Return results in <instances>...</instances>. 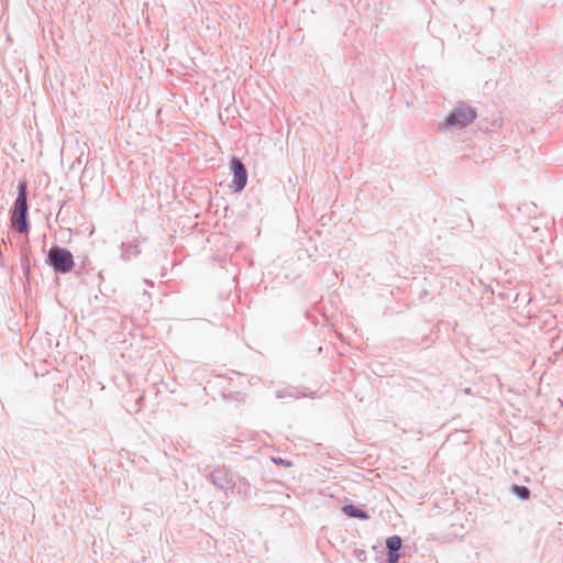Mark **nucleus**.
Instances as JSON below:
<instances>
[{"instance_id": "nucleus-1", "label": "nucleus", "mask_w": 563, "mask_h": 563, "mask_svg": "<svg viewBox=\"0 0 563 563\" xmlns=\"http://www.w3.org/2000/svg\"><path fill=\"white\" fill-rule=\"evenodd\" d=\"M476 118L475 110L465 103L457 104L446 117L440 129L445 131L449 126L464 128Z\"/></svg>"}, {"instance_id": "nucleus-2", "label": "nucleus", "mask_w": 563, "mask_h": 563, "mask_svg": "<svg viewBox=\"0 0 563 563\" xmlns=\"http://www.w3.org/2000/svg\"><path fill=\"white\" fill-rule=\"evenodd\" d=\"M47 262L56 273L66 274L74 267L73 254L57 245H54L48 251Z\"/></svg>"}, {"instance_id": "nucleus-3", "label": "nucleus", "mask_w": 563, "mask_h": 563, "mask_svg": "<svg viewBox=\"0 0 563 563\" xmlns=\"http://www.w3.org/2000/svg\"><path fill=\"white\" fill-rule=\"evenodd\" d=\"M230 167L233 173V183L236 191L244 189L247 183V172L244 164L236 157H232Z\"/></svg>"}, {"instance_id": "nucleus-4", "label": "nucleus", "mask_w": 563, "mask_h": 563, "mask_svg": "<svg viewBox=\"0 0 563 563\" xmlns=\"http://www.w3.org/2000/svg\"><path fill=\"white\" fill-rule=\"evenodd\" d=\"M209 477L217 488L221 490H228L229 488H231L232 481L230 478L229 472L225 468L213 470L210 473Z\"/></svg>"}, {"instance_id": "nucleus-5", "label": "nucleus", "mask_w": 563, "mask_h": 563, "mask_svg": "<svg viewBox=\"0 0 563 563\" xmlns=\"http://www.w3.org/2000/svg\"><path fill=\"white\" fill-rule=\"evenodd\" d=\"M13 212L27 214L26 185L23 183L18 186V197L14 201Z\"/></svg>"}, {"instance_id": "nucleus-6", "label": "nucleus", "mask_w": 563, "mask_h": 563, "mask_svg": "<svg viewBox=\"0 0 563 563\" xmlns=\"http://www.w3.org/2000/svg\"><path fill=\"white\" fill-rule=\"evenodd\" d=\"M12 225L18 229L21 233H26L29 231V222L26 213H15L12 212L11 216Z\"/></svg>"}, {"instance_id": "nucleus-7", "label": "nucleus", "mask_w": 563, "mask_h": 563, "mask_svg": "<svg viewBox=\"0 0 563 563\" xmlns=\"http://www.w3.org/2000/svg\"><path fill=\"white\" fill-rule=\"evenodd\" d=\"M343 512L352 518H358V519H367L368 516L365 511L362 509H358L357 507L353 505H345L343 507Z\"/></svg>"}, {"instance_id": "nucleus-8", "label": "nucleus", "mask_w": 563, "mask_h": 563, "mask_svg": "<svg viewBox=\"0 0 563 563\" xmlns=\"http://www.w3.org/2000/svg\"><path fill=\"white\" fill-rule=\"evenodd\" d=\"M401 538L399 536H391L386 540V548L388 552L399 553L401 548Z\"/></svg>"}, {"instance_id": "nucleus-9", "label": "nucleus", "mask_w": 563, "mask_h": 563, "mask_svg": "<svg viewBox=\"0 0 563 563\" xmlns=\"http://www.w3.org/2000/svg\"><path fill=\"white\" fill-rule=\"evenodd\" d=\"M276 398H278V399H286V398L298 399L299 398V393L297 391L296 388L288 387V388H285L283 390H277L276 391Z\"/></svg>"}, {"instance_id": "nucleus-10", "label": "nucleus", "mask_w": 563, "mask_h": 563, "mask_svg": "<svg viewBox=\"0 0 563 563\" xmlns=\"http://www.w3.org/2000/svg\"><path fill=\"white\" fill-rule=\"evenodd\" d=\"M511 490L520 500H527L530 497V489L526 486L512 485Z\"/></svg>"}, {"instance_id": "nucleus-11", "label": "nucleus", "mask_w": 563, "mask_h": 563, "mask_svg": "<svg viewBox=\"0 0 563 563\" xmlns=\"http://www.w3.org/2000/svg\"><path fill=\"white\" fill-rule=\"evenodd\" d=\"M399 558H400L399 553L388 552L387 562L388 563H398Z\"/></svg>"}]
</instances>
